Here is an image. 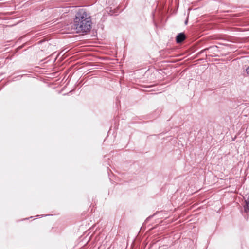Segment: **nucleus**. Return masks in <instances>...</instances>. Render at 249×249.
<instances>
[{"label":"nucleus","mask_w":249,"mask_h":249,"mask_svg":"<svg viewBox=\"0 0 249 249\" xmlns=\"http://www.w3.org/2000/svg\"><path fill=\"white\" fill-rule=\"evenodd\" d=\"M244 210L246 212H249V195L247 199H245V205L244 206Z\"/></svg>","instance_id":"3"},{"label":"nucleus","mask_w":249,"mask_h":249,"mask_svg":"<svg viewBox=\"0 0 249 249\" xmlns=\"http://www.w3.org/2000/svg\"><path fill=\"white\" fill-rule=\"evenodd\" d=\"M246 72L247 74L249 75V66L246 69Z\"/></svg>","instance_id":"4"},{"label":"nucleus","mask_w":249,"mask_h":249,"mask_svg":"<svg viewBox=\"0 0 249 249\" xmlns=\"http://www.w3.org/2000/svg\"><path fill=\"white\" fill-rule=\"evenodd\" d=\"M74 25L78 32L87 33L91 28L90 17L83 9H79L76 13L74 20Z\"/></svg>","instance_id":"1"},{"label":"nucleus","mask_w":249,"mask_h":249,"mask_svg":"<svg viewBox=\"0 0 249 249\" xmlns=\"http://www.w3.org/2000/svg\"><path fill=\"white\" fill-rule=\"evenodd\" d=\"M187 20H186V21H185V24H187Z\"/></svg>","instance_id":"5"},{"label":"nucleus","mask_w":249,"mask_h":249,"mask_svg":"<svg viewBox=\"0 0 249 249\" xmlns=\"http://www.w3.org/2000/svg\"><path fill=\"white\" fill-rule=\"evenodd\" d=\"M185 38V36L184 33H180L178 34L176 36V41L177 43H181Z\"/></svg>","instance_id":"2"}]
</instances>
